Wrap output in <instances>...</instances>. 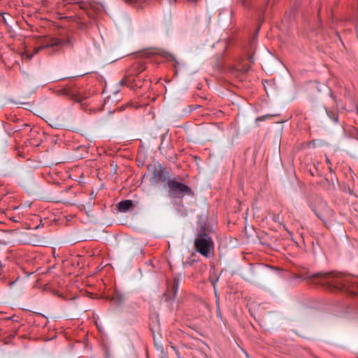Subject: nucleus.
<instances>
[{
    "instance_id": "nucleus-4",
    "label": "nucleus",
    "mask_w": 358,
    "mask_h": 358,
    "mask_svg": "<svg viewBox=\"0 0 358 358\" xmlns=\"http://www.w3.org/2000/svg\"><path fill=\"white\" fill-rule=\"evenodd\" d=\"M63 44H64V41L62 40L57 39V38H52V39L49 40L45 45H41V46H38V47L34 48L33 54H31V55L26 54L24 57L25 59H27L28 60H29L32 58L34 55L37 54L40 50H41L43 49L48 48H54L56 46L57 47L61 46Z\"/></svg>"
},
{
    "instance_id": "nucleus-5",
    "label": "nucleus",
    "mask_w": 358,
    "mask_h": 358,
    "mask_svg": "<svg viewBox=\"0 0 358 358\" xmlns=\"http://www.w3.org/2000/svg\"><path fill=\"white\" fill-rule=\"evenodd\" d=\"M314 213L324 223L331 221L334 217V212L326 204L322 205L321 210H315Z\"/></svg>"
},
{
    "instance_id": "nucleus-9",
    "label": "nucleus",
    "mask_w": 358,
    "mask_h": 358,
    "mask_svg": "<svg viewBox=\"0 0 358 358\" xmlns=\"http://www.w3.org/2000/svg\"><path fill=\"white\" fill-rule=\"evenodd\" d=\"M134 206L133 201L131 200H124L118 203L117 208L121 213H126L129 210Z\"/></svg>"
},
{
    "instance_id": "nucleus-18",
    "label": "nucleus",
    "mask_w": 358,
    "mask_h": 358,
    "mask_svg": "<svg viewBox=\"0 0 358 358\" xmlns=\"http://www.w3.org/2000/svg\"><path fill=\"white\" fill-rule=\"evenodd\" d=\"M165 358H168V357H165Z\"/></svg>"
},
{
    "instance_id": "nucleus-15",
    "label": "nucleus",
    "mask_w": 358,
    "mask_h": 358,
    "mask_svg": "<svg viewBox=\"0 0 358 358\" xmlns=\"http://www.w3.org/2000/svg\"><path fill=\"white\" fill-rule=\"evenodd\" d=\"M326 162L328 164H330V160L328 157H326Z\"/></svg>"
},
{
    "instance_id": "nucleus-17",
    "label": "nucleus",
    "mask_w": 358,
    "mask_h": 358,
    "mask_svg": "<svg viewBox=\"0 0 358 358\" xmlns=\"http://www.w3.org/2000/svg\"><path fill=\"white\" fill-rule=\"evenodd\" d=\"M143 70H144V67L141 68V71H143Z\"/></svg>"
},
{
    "instance_id": "nucleus-16",
    "label": "nucleus",
    "mask_w": 358,
    "mask_h": 358,
    "mask_svg": "<svg viewBox=\"0 0 358 358\" xmlns=\"http://www.w3.org/2000/svg\"><path fill=\"white\" fill-rule=\"evenodd\" d=\"M164 137H165V135H164V134H163V135L162 136V138H164Z\"/></svg>"
},
{
    "instance_id": "nucleus-1",
    "label": "nucleus",
    "mask_w": 358,
    "mask_h": 358,
    "mask_svg": "<svg viewBox=\"0 0 358 358\" xmlns=\"http://www.w3.org/2000/svg\"><path fill=\"white\" fill-rule=\"evenodd\" d=\"M311 278H320L321 283L327 289L334 290H344L348 283V280L342 274L334 272L316 273L310 276Z\"/></svg>"
},
{
    "instance_id": "nucleus-10",
    "label": "nucleus",
    "mask_w": 358,
    "mask_h": 358,
    "mask_svg": "<svg viewBox=\"0 0 358 358\" xmlns=\"http://www.w3.org/2000/svg\"><path fill=\"white\" fill-rule=\"evenodd\" d=\"M59 92L62 95L71 96L75 94V90H73L70 86L66 85L59 90Z\"/></svg>"
},
{
    "instance_id": "nucleus-12",
    "label": "nucleus",
    "mask_w": 358,
    "mask_h": 358,
    "mask_svg": "<svg viewBox=\"0 0 358 358\" xmlns=\"http://www.w3.org/2000/svg\"><path fill=\"white\" fill-rule=\"evenodd\" d=\"M179 287V281L178 280L174 279L173 285H172V292L173 293V296H176L177 291Z\"/></svg>"
},
{
    "instance_id": "nucleus-11",
    "label": "nucleus",
    "mask_w": 358,
    "mask_h": 358,
    "mask_svg": "<svg viewBox=\"0 0 358 358\" xmlns=\"http://www.w3.org/2000/svg\"><path fill=\"white\" fill-rule=\"evenodd\" d=\"M274 116H275V115H271V114H267V115H262V116H259V117L256 118V122H262V121H265V120L271 119Z\"/></svg>"
},
{
    "instance_id": "nucleus-13",
    "label": "nucleus",
    "mask_w": 358,
    "mask_h": 358,
    "mask_svg": "<svg viewBox=\"0 0 358 358\" xmlns=\"http://www.w3.org/2000/svg\"><path fill=\"white\" fill-rule=\"evenodd\" d=\"M328 115L331 119H332L334 122H338V115L334 112L327 113Z\"/></svg>"
},
{
    "instance_id": "nucleus-3",
    "label": "nucleus",
    "mask_w": 358,
    "mask_h": 358,
    "mask_svg": "<svg viewBox=\"0 0 358 358\" xmlns=\"http://www.w3.org/2000/svg\"><path fill=\"white\" fill-rule=\"evenodd\" d=\"M167 185L169 194L172 198L180 199L185 196H194V192L189 186L176 179L168 180Z\"/></svg>"
},
{
    "instance_id": "nucleus-7",
    "label": "nucleus",
    "mask_w": 358,
    "mask_h": 358,
    "mask_svg": "<svg viewBox=\"0 0 358 358\" xmlns=\"http://www.w3.org/2000/svg\"><path fill=\"white\" fill-rule=\"evenodd\" d=\"M87 6V14L90 17H94V14L98 13L101 10V6L96 3H89Z\"/></svg>"
},
{
    "instance_id": "nucleus-6",
    "label": "nucleus",
    "mask_w": 358,
    "mask_h": 358,
    "mask_svg": "<svg viewBox=\"0 0 358 358\" xmlns=\"http://www.w3.org/2000/svg\"><path fill=\"white\" fill-rule=\"evenodd\" d=\"M166 172V168L159 166V169H155L153 171V179L156 181L165 182L168 178Z\"/></svg>"
},
{
    "instance_id": "nucleus-2",
    "label": "nucleus",
    "mask_w": 358,
    "mask_h": 358,
    "mask_svg": "<svg viewBox=\"0 0 358 358\" xmlns=\"http://www.w3.org/2000/svg\"><path fill=\"white\" fill-rule=\"evenodd\" d=\"M195 250L202 256L208 258L213 253L214 243L212 238L206 233L205 229L201 227L197 230V235L194 243Z\"/></svg>"
},
{
    "instance_id": "nucleus-14",
    "label": "nucleus",
    "mask_w": 358,
    "mask_h": 358,
    "mask_svg": "<svg viewBox=\"0 0 358 358\" xmlns=\"http://www.w3.org/2000/svg\"><path fill=\"white\" fill-rule=\"evenodd\" d=\"M171 348L174 350L176 355H177V357L178 358H185L184 357H182L180 353L179 352L177 347L176 346H173V345H171Z\"/></svg>"
},
{
    "instance_id": "nucleus-8",
    "label": "nucleus",
    "mask_w": 358,
    "mask_h": 358,
    "mask_svg": "<svg viewBox=\"0 0 358 358\" xmlns=\"http://www.w3.org/2000/svg\"><path fill=\"white\" fill-rule=\"evenodd\" d=\"M122 85H126L130 87H141L137 80L131 76H124L120 82Z\"/></svg>"
}]
</instances>
